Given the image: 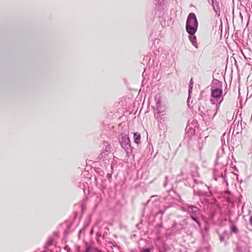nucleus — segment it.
<instances>
[{"instance_id": "4468645a", "label": "nucleus", "mask_w": 252, "mask_h": 252, "mask_svg": "<svg viewBox=\"0 0 252 252\" xmlns=\"http://www.w3.org/2000/svg\"><path fill=\"white\" fill-rule=\"evenodd\" d=\"M133 138H134V141L136 144H139L140 143L141 135L139 133H138V132L134 133Z\"/></svg>"}, {"instance_id": "7c9ffc66", "label": "nucleus", "mask_w": 252, "mask_h": 252, "mask_svg": "<svg viewBox=\"0 0 252 252\" xmlns=\"http://www.w3.org/2000/svg\"><path fill=\"white\" fill-rule=\"evenodd\" d=\"M156 1L158 4H161L163 1V0H156Z\"/></svg>"}, {"instance_id": "423d86ee", "label": "nucleus", "mask_w": 252, "mask_h": 252, "mask_svg": "<svg viewBox=\"0 0 252 252\" xmlns=\"http://www.w3.org/2000/svg\"><path fill=\"white\" fill-rule=\"evenodd\" d=\"M197 31L187 32L189 34V41L191 42L192 44L196 48H198V45L197 42V38L195 33Z\"/></svg>"}, {"instance_id": "6ab92c4d", "label": "nucleus", "mask_w": 252, "mask_h": 252, "mask_svg": "<svg viewBox=\"0 0 252 252\" xmlns=\"http://www.w3.org/2000/svg\"><path fill=\"white\" fill-rule=\"evenodd\" d=\"M54 241V239L52 237H49L47 240V242L45 245V247L46 249H47V248L51 245H52L53 242Z\"/></svg>"}, {"instance_id": "c756f323", "label": "nucleus", "mask_w": 252, "mask_h": 252, "mask_svg": "<svg viewBox=\"0 0 252 252\" xmlns=\"http://www.w3.org/2000/svg\"><path fill=\"white\" fill-rule=\"evenodd\" d=\"M221 234H223V236H227L228 234V232L226 230H224Z\"/></svg>"}, {"instance_id": "cd10ccee", "label": "nucleus", "mask_w": 252, "mask_h": 252, "mask_svg": "<svg viewBox=\"0 0 252 252\" xmlns=\"http://www.w3.org/2000/svg\"><path fill=\"white\" fill-rule=\"evenodd\" d=\"M107 178L109 181H110L112 179V173H108L107 174Z\"/></svg>"}, {"instance_id": "c9c22d12", "label": "nucleus", "mask_w": 252, "mask_h": 252, "mask_svg": "<svg viewBox=\"0 0 252 252\" xmlns=\"http://www.w3.org/2000/svg\"><path fill=\"white\" fill-rule=\"evenodd\" d=\"M159 213H160V214H161L162 215V214L164 213V212H163V211H161V210H160V211H159Z\"/></svg>"}, {"instance_id": "9d476101", "label": "nucleus", "mask_w": 252, "mask_h": 252, "mask_svg": "<svg viewBox=\"0 0 252 252\" xmlns=\"http://www.w3.org/2000/svg\"><path fill=\"white\" fill-rule=\"evenodd\" d=\"M212 5L216 14L220 15V8L219 1L216 0H212Z\"/></svg>"}, {"instance_id": "ddd939ff", "label": "nucleus", "mask_w": 252, "mask_h": 252, "mask_svg": "<svg viewBox=\"0 0 252 252\" xmlns=\"http://www.w3.org/2000/svg\"><path fill=\"white\" fill-rule=\"evenodd\" d=\"M193 79L191 78L189 81V97L188 98V102L189 103L190 98V94L192 93L193 88Z\"/></svg>"}, {"instance_id": "bb28decb", "label": "nucleus", "mask_w": 252, "mask_h": 252, "mask_svg": "<svg viewBox=\"0 0 252 252\" xmlns=\"http://www.w3.org/2000/svg\"><path fill=\"white\" fill-rule=\"evenodd\" d=\"M168 177L166 176L165 178V182H164V183L163 184L164 187H166V186L167 185V183H168Z\"/></svg>"}, {"instance_id": "ea45409f", "label": "nucleus", "mask_w": 252, "mask_h": 252, "mask_svg": "<svg viewBox=\"0 0 252 252\" xmlns=\"http://www.w3.org/2000/svg\"><path fill=\"white\" fill-rule=\"evenodd\" d=\"M195 252H202L201 251H196Z\"/></svg>"}, {"instance_id": "b1692460", "label": "nucleus", "mask_w": 252, "mask_h": 252, "mask_svg": "<svg viewBox=\"0 0 252 252\" xmlns=\"http://www.w3.org/2000/svg\"><path fill=\"white\" fill-rule=\"evenodd\" d=\"M218 235L219 236L220 241V242H222L224 241V236H223V234H221L220 233L217 231Z\"/></svg>"}, {"instance_id": "1a4fd4ad", "label": "nucleus", "mask_w": 252, "mask_h": 252, "mask_svg": "<svg viewBox=\"0 0 252 252\" xmlns=\"http://www.w3.org/2000/svg\"><path fill=\"white\" fill-rule=\"evenodd\" d=\"M156 109L158 113H161L164 111V107L161 106V103L159 98L156 97Z\"/></svg>"}, {"instance_id": "58836bf2", "label": "nucleus", "mask_w": 252, "mask_h": 252, "mask_svg": "<svg viewBox=\"0 0 252 252\" xmlns=\"http://www.w3.org/2000/svg\"><path fill=\"white\" fill-rule=\"evenodd\" d=\"M223 169H224V171H226V168H225L223 167Z\"/></svg>"}, {"instance_id": "6e6552de", "label": "nucleus", "mask_w": 252, "mask_h": 252, "mask_svg": "<svg viewBox=\"0 0 252 252\" xmlns=\"http://www.w3.org/2000/svg\"><path fill=\"white\" fill-rule=\"evenodd\" d=\"M189 211H188V214L189 215V216L191 215H198L200 214V210L198 207L195 205H189Z\"/></svg>"}, {"instance_id": "20e7f679", "label": "nucleus", "mask_w": 252, "mask_h": 252, "mask_svg": "<svg viewBox=\"0 0 252 252\" xmlns=\"http://www.w3.org/2000/svg\"><path fill=\"white\" fill-rule=\"evenodd\" d=\"M102 145V148L105 147V149L100 154L98 157L99 159L106 158L110 152L111 147L107 142L103 141Z\"/></svg>"}, {"instance_id": "aec40b11", "label": "nucleus", "mask_w": 252, "mask_h": 252, "mask_svg": "<svg viewBox=\"0 0 252 252\" xmlns=\"http://www.w3.org/2000/svg\"><path fill=\"white\" fill-rule=\"evenodd\" d=\"M185 178H187V176L182 171H181L180 173L177 176V180H178V181L179 179H184Z\"/></svg>"}, {"instance_id": "393cba45", "label": "nucleus", "mask_w": 252, "mask_h": 252, "mask_svg": "<svg viewBox=\"0 0 252 252\" xmlns=\"http://www.w3.org/2000/svg\"><path fill=\"white\" fill-rule=\"evenodd\" d=\"M235 252H243L242 251V249L239 246H237L236 247V249L235 251Z\"/></svg>"}, {"instance_id": "f704fd0d", "label": "nucleus", "mask_w": 252, "mask_h": 252, "mask_svg": "<svg viewBox=\"0 0 252 252\" xmlns=\"http://www.w3.org/2000/svg\"><path fill=\"white\" fill-rule=\"evenodd\" d=\"M211 112H212V111H211V110H208V111H207V113H208V115H209V114H210V113H211Z\"/></svg>"}, {"instance_id": "4c0bfd02", "label": "nucleus", "mask_w": 252, "mask_h": 252, "mask_svg": "<svg viewBox=\"0 0 252 252\" xmlns=\"http://www.w3.org/2000/svg\"><path fill=\"white\" fill-rule=\"evenodd\" d=\"M150 200H149L147 202V203H145V206L147 205V204H148V203H149V202H150Z\"/></svg>"}, {"instance_id": "39448f33", "label": "nucleus", "mask_w": 252, "mask_h": 252, "mask_svg": "<svg viewBox=\"0 0 252 252\" xmlns=\"http://www.w3.org/2000/svg\"><path fill=\"white\" fill-rule=\"evenodd\" d=\"M193 194L195 195L199 196H205L207 195V192L205 191L203 189L206 188V187H202V186H193Z\"/></svg>"}, {"instance_id": "9b49d317", "label": "nucleus", "mask_w": 252, "mask_h": 252, "mask_svg": "<svg viewBox=\"0 0 252 252\" xmlns=\"http://www.w3.org/2000/svg\"><path fill=\"white\" fill-rule=\"evenodd\" d=\"M222 82L217 79H214L211 86V88H222Z\"/></svg>"}, {"instance_id": "f3484780", "label": "nucleus", "mask_w": 252, "mask_h": 252, "mask_svg": "<svg viewBox=\"0 0 252 252\" xmlns=\"http://www.w3.org/2000/svg\"><path fill=\"white\" fill-rule=\"evenodd\" d=\"M239 230L236 225L235 224H233L230 226V233L231 234H237L238 233Z\"/></svg>"}, {"instance_id": "473e14b6", "label": "nucleus", "mask_w": 252, "mask_h": 252, "mask_svg": "<svg viewBox=\"0 0 252 252\" xmlns=\"http://www.w3.org/2000/svg\"><path fill=\"white\" fill-rule=\"evenodd\" d=\"M53 235L56 236H58V232H54L53 233Z\"/></svg>"}, {"instance_id": "a19ab883", "label": "nucleus", "mask_w": 252, "mask_h": 252, "mask_svg": "<svg viewBox=\"0 0 252 252\" xmlns=\"http://www.w3.org/2000/svg\"><path fill=\"white\" fill-rule=\"evenodd\" d=\"M93 233V230H92L91 231V233L92 234V233Z\"/></svg>"}, {"instance_id": "4be33fe9", "label": "nucleus", "mask_w": 252, "mask_h": 252, "mask_svg": "<svg viewBox=\"0 0 252 252\" xmlns=\"http://www.w3.org/2000/svg\"><path fill=\"white\" fill-rule=\"evenodd\" d=\"M173 225H174V227H175V228L178 230L182 229L184 227V226L183 224H182L181 223H178L176 222H175L174 223Z\"/></svg>"}, {"instance_id": "412c9836", "label": "nucleus", "mask_w": 252, "mask_h": 252, "mask_svg": "<svg viewBox=\"0 0 252 252\" xmlns=\"http://www.w3.org/2000/svg\"><path fill=\"white\" fill-rule=\"evenodd\" d=\"M182 204L183 205L181 207V210L183 211L186 212L188 213V211H189V204H186V203L185 204L183 203H182Z\"/></svg>"}, {"instance_id": "dca6fc26", "label": "nucleus", "mask_w": 252, "mask_h": 252, "mask_svg": "<svg viewBox=\"0 0 252 252\" xmlns=\"http://www.w3.org/2000/svg\"><path fill=\"white\" fill-rule=\"evenodd\" d=\"M193 180L194 183L195 185L194 186H197V187L202 186V187H207L206 185L204 184L201 181H198L196 179H193Z\"/></svg>"}, {"instance_id": "2f4dec72", "label": "nucleus", "mask_w": 252, "mask_h": 252, "mask_svg": "<svg viewBox=\"0 0 252 252\" xmlns=\"http://www.w3.org/2000/svg\"><path fill=\"white\" fill-rule=\"evenodd\" d=\"M250 223L251 225L252 226V215H251L250 218Z\"/></svg>"}, {"instance_id": "5701e85b", "label": "nucleus", "mask_w": 252, "mask_h": 252, "mask_svg": "<svg viewBox=\"0 0 252 252\" xmlns=\"http://www.w3.org/2000/svg\"><path fill=\"white\" fill-rule=\"evenodd\" d=\"M217 176H219V177L220 176L222 178L223 177V175L222 173H221L220 174H219L218 172L217 171L216 169H214V178L216 181L218 180Z\"/></svg>"}, {"instance_id": "a211bd4d", "label": "nucleus", "mask_w": 252, "mask_h": 252, "mask_svg": "<svg viewBox=\"0 0 252 252\" xmlns=\"http://www.w3.org/2000/svg\"><path fill=\"white\" fill-rule=\"evenodd\" d=\"M196 215H191L190 216V218L194 221L197 224L199 227L201 226V223L198 219L195 216Z\"/></svg>"}, {"instance_id": "f257e3e1", "label": "nucleus", "mask_w": 252, "mask_h": 252, "mask_svg": "<svg viewBox=\"0 0 252 252\" xmlns=\"http://www.w3.org/2000/svg\"><path fill=\"white\" fill-rule=\"evenodd\" d=\"M222 89V88H211V96L212 98L211 101L212 103L215 104L216 101V112L214 114L212 119L216 116L217 112L219 110L221 102L223 101Z\"/></svg>"}, {"instance_id": "f8f14e48", "label": "nucleus", "mask_w": 252, "mask_h": 252, "mask_svg": "<svg viewBox=\"0 0 252 252\" xmlns=\"http://www.w3.org/2000/svg\"><path fill=\"white\" fill-rule=\"evenodd\" d=\"M84 252H102L101 251L96 249L95 248L92 247L90 246H87L86 247V249Z\"/></svg>"}, {"instance_id": "7ed1b4c3", "label": "nucleus", "mask_w": 252, "mask_h": 252, "mask_svg": "<svg viewBox=\"0 0 252 252\" xmlns=\"http://www.w3.org/2000/svg\"><path fill=\"white\" fill-rule=\"evenodd\" d=\"M121 147L126 151L127 154L132 152L131 142L129 137L127 135L123 136L120 140Z\"/></svg>"}, {"instance_id": "79ce46f5", "label": "nucleus", "mask_w": 252, "mask_h": 252, "mask_svg": "<svg viewBox=\"0 0 252 252\" xmlns=\"http://www.w3.org/2000/svg\"><path fill=\"white\" fill-rule=\"evenodd\" d=\"M218 159V155H217V159Z\"/></svg>"}, {"instance_id": "0eeeda50", "label": "nucleus", "mask_w": 252, "mask_h": 252, "mask_svg": "<svg viewBox=\"0 0 252 252\" xmlns=\"http://www.w3.org/2000/svg\"><path fill=\"white\" fill-rule=\"evenodd\" d=\"M186 138H187L188 140H191V137L195 134V129L188 125L186 127Z\"/></svg>"}, {"instance_id": "c85d7f7f", "label": "nucleus", "mask_w": 252, "mask_h": 252, "mask_svg": "<svg viewBox=\"0 0 252 252\" xmlns=\"http://www.w3.org/2000/svg\"><path fill=\"white\" fill-rule=\"evenodd\" d=\"M64 249L65 250L67 251V252H70V248L68 246H65Z\"/></svg>"}, {"instance_id": "37998d69", "label": "nucleus", "mask_w": 252, "mask_h": 252, "mask_svg": "<svg viewBox=\"0 0 252 252\" xmlns=\"http://www.w3.org/2000/svg\"><path fill=\"white\" fill-rule=\"evenodd\" d=\"M42 252H46V251H42Z\"/></svg>"}, {"instance_id": "72a5a7b5", "label": "nucleus", "mask_w": 252, "mask_h": 252, "mask_svg": "<svg viewBox=\"0 0 252 252\" xmlns=\"http://www.w3.org/2000/svg\"><path fill=\"white\" fill-rule=\"evenodd\" d=\"M85 229L84 228H82V229H81L80 231H79V233H81L82 232H83V231H84Z\"/></svg>"}, {"instance_id": "a878e982", "label": "nucleus", "mask_w": 252, "mask_h": 252, "mask_svg": "<svg viewBox=\"0 0 252 252\" xmlns=\"http://www.w3.org/2000/svg\"><path fill=\"white\" fill-rule=\"evenodd\" d=\"M141 252H151L149 248H143Z\"/></svg>"}, {"instance_id": "f03ea898", "label": "nucleus", "mask_w": 252, "mask_h": 252, "mask_svg": "<svg viewBox=\"0 0 252 252\" xmlns=\"http://www.w3.org/2000/svg\"><path fill=\"white\" fill-rule=\"evenodd\" d=\"M198 26V21L194 13L190 12L188 16L186 30L187 32L197 31Z\"/></svg>"}, {"instance_id": "2eb2a0df", "label": "nucleus", "mask_w": 252, "mask_h": 252, "mask_svg": "<svg viewBox=\"0 0 252 252\" xmlns=\"http://www.w3.org/2000/svg\"><path fill=\"white\" fill-rule=\"evenodd\" d=\"M181 181H183L184 185L186 186H188V187L191 186V178L189 179L187 177V178H185L184 179H179V182H181Z\"/></svg>"}, {"instance_id": "e433bc0d", "label": "nucleus", "mask_w": 252, "mask_h": 252, "mask_svg": "<svg viewBox=\"0 0 252 252\" xmlns=\"http://www.w3.org/2000/svg\"><path fill=\"white\" fill-rule=\"evenodd\" d=\"M202 146H199V147H198V149H199V151H200V150L202 149Z\"/></svg>"}]
</instances>
